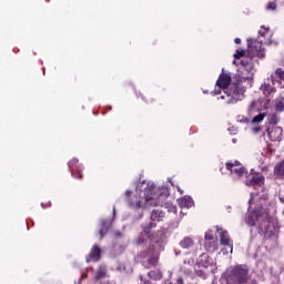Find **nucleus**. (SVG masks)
Instances as JSON below:
<instances>
[{
    "instance_id": "obj_1",
    "label": "nucleus",
    "mask_w": 284,
    "mask_h": 284,
    "mask_svg": "<svg viewBox=\"0 0 284 284\" xmlns=\"http://www.w3.org/2000/svg\"><path fill=\"white\" fill-rule=\"evenodd\" d=\"M253 77L254 73L247 71V75L242 73L239 75V80L232 83V77H230V74H220L216 85L224 92V94L221 95V99L225 100V103L227 104H234L239 103V101H243L245 97V87L242 83L243 81H250Z\"/></svg>"
},
{
    "instance_id": "obj_2",
    "label": "nucleus",
    "mask_w": 284,
    "mask_h": 284,
    "mask_svg": "<svg viewBox=\"0 0 284 284\" xmlns=\"http://www.w3.org/2000/svg\"><path fill=\"white\" fill-rule=\"evenodd\" d=\"M247 225L254 226L258 223L260 227H263L264 223H272V215H270V209L258 206L246 216Z\"/></svg>"
},
{
    "instance_id": "obj_3",
    "label": "nucleus",
    "mask_w": 284,
    "mask_h": 284,
    "mask_svg": "<svg viewBox=\"0 0 284 284\" xmlns=\"http://www.w3.org/2000/svg\"><path fill=\"white\" fill-rule=\"evenodd\" d=\"M162 196L163 191L161 190V187L150 183L146 185L144 190L145 205H159V203H161Z\"/></svg>"
},
{
    "instance_id": "obj_4",
    "label": "nucleus",
    "mask_w": 284,
    "mask_h": 284,
    "mask_svg": "<svg viewBox=\"0 0 284 284\" xmlns=\"http://www.w3.org/2000/svg\"><path fill=\"white\" fill-rule=\"evenodd\" d=\"M247 57L250 59H263V57H265V50H263V41L250 39L247 40Z\"/></svg>"
},
{
    "instance_id": "obj_5",
    "label": "nucleus",
    "mask_w": 284,
    "mask_h": 284,
    "mask_svg": "<svg viewBox=\"0 0 284 284\" xmlns=\"http://www.w3.org/2000/svg\"><path fill=\"white\" fill-rule=\"evenodd\" d=\"M250 272L247 268H243V266H235L230 275L227 276L229 281L234 284H243L247 283V278H250Z\"/></svg>"
},
{
    "instance_id": "obj_6",
    "label": "nucleus",
    "mask_w": 284,
    "mask_h": 284,
    "mask_svg": "<svg viewBox=\"0 0 284 284\" xmlns=\"http://www.w3.org/2000/svg\"><path fill=\"white\" fill-rule=\"evenodd\" d=\"M68 168L73 176V179H83V165L79 164V159L73 158L68 162Z\"/></svg>"
},
{
    "instance_id": "obj_7",
    "label": "nucleus",
    "mask_w": 284,
    "mask_h": 284,
    "mask_svg": "<svg viewBox=\"0 0 284 284\" xmlns=\"http://www.w3.org/2000/svg\"><path fill=\"white\" fill-rule=\"evenodd\" d=\"M266 133L270 141H273V142L283 141V126L267 125Z\"/></svg>"
},
{
    "instance_id": "obj_8",
    "label": "nucleus",
    "mask_w": 284,
    "mask_h": 284,
    "mask_svg": "<svg viewBox=\"0 0 284 284\" xmlns=\"http://www.w3.org/2000/svg\"><path fill=\"white\" fill-rule=\"evenodd\" d=\"M101 261V247L99 244H94L90 253L85 257L87 263H99Z\"/></svg>"
},
{
    "instance_id": "obj_9",
    "label": "nucleus",
    "mask_w": 284,
    "mask_h": 284,
    "mask_svg": "<svg viewBox=\"0 0 284 284\" xmlns=\"http://www.w3.org/2000/svg\"><path fill=\"white\" fill-rule=\"evenodd\" d=\"M226 170H230L231 174H236L237 176L245 175V168L239 161L227 162Z\"/></svg>"
},
{
    "instance_id": "obj_10",
    "label": "nucleus",
    "mask_w": 284,
    "mask_h": 284,
    "mask_svg": "<svg viewBox=\"0 0 284 284\" xmlns=\"http://www.w3.org/2000/svg\"><path fill=\"white\" fill-rule=\"evenodd\" d=\"M145 257L148 267H154L159 263V253H156L154 247L148 248Z\"/></svg>"
},
{
    "instance_id": "obj_11",
    "label": "nucleus",
    "mask_w": 284,
    "mask_h": 284,
    "mask_svg": "<svg viewBox=\"0 0 284 284\" xmlns=\"http://www.w3.org/2000/svg\"><path fill=\"white\" fill-rule=\"evenodd\" d=\"M265 105V101L264 100H254L251 105L248 111L251 112V114H254L255 112H263V110H267V106Z\"/></svg>"
},
{
    "instance_id": "obj_12",
    "label": "nucleus",
    "mask_w": 284,
    "mask_h": 284,
    "mask_svg": "<svg viewBox=\"0 0 284 284\" xmlns=\"http://www.w3.org/2000/svg\"><path fill=\"white\" fill-rule=\"evenodd\" d=\"M272 83H282L284 81V70L282 68H277L275 72L271 75Z\"/></svg>"
},
{
    "instance_id": "obj_13",
    "label": "nucleus",
    "mask_w": 284,
    "mask_h": 284,
    "mask_svg": "<svg viewBox=\"0 0 284 284\" xmlns=\"http://www.w3.org/2000/svg\"><path fill=\"white\" fill-rule=\"evenodd\" d=\"M110 225H112V222H110V220H102L100 222V230H99L100 240L103 239L105 234H108V231L110 230Z\"/></svg>"
},
{
    "instance_id": "obj_14",
    "label": "nucleus",
    "mask_w": 284,
    "mask_h": 284,
    "mask_svg": "<svg viewBox=\"0 0 284 284\" xmlns=\"http://www.w3.org/2000/svg\"><path fill=\"white\" fill-rule=\"evenodd\" d=\"M178 205L179 207H182V209L183 207L190 209L194 206V200H192V197L190 196H183L180 200H178Z\"/></svg>"
},
{
    "instance_id": "obj_15",
    "label": "nucleus",
    "mask_w": 284,
    "mask_h": 284,
    "mask_svg": "<svg viewBox=\"0 0 284 284\" xmlns=\"http://www.w3.org/2000/svg\"><path fill=\"white\" fill-rule=\"evenodd\" d=\"M264 183H265V178L260 173L253 174L250 181V185H253V186L257 185L258 187H261V185H263Z\"/></svg>"
},
{
    "instance_id": "obj_16",
    "label": "nucleus",
    "mask_w": 284,
    "mask_h": 284,
    "mask_svg": "<svg viewBox=\"0 0 284 284\" xmlns=\"http://www.w3.org/2000/svg\"><path fill=\"white\" fill-rule=\"evenodd\" d=\"M221 244L225 247H230L231 252L234 250V246L232 245V240H230V235L227 234V231H223L221 233Z\"/></svg>"
},
{
    "instance_id": "obj_17",
    "label": "nucleus",
    "mask_w": 284,
    "mask_h": 284,
    "mask_svg": "<svg viewBox=\"0 0 284 284\" xmlns=\"http://www.w3.org/2000/svg\"><path fill=\"white\" fill-rule=\"evenodd\" d=\"M204 248L206 250V252H210L211 254H214V252H216V250H219V241L213 240L211 242H205L204 243Z\"/></svg>"
},
{
    "instance_id": "obj_18",
    "label": "nucleus",
    "mask_w": 284,
    "mask_h": 284,
    "mask_svg": "<svg viewBox=\"0 0 284 284\" xmlns=\"http://www.w3.org/2000/svg\"><path fill=\"white\" fill-rule=\"evenodd\" d=\"M260 90L265 97H270V94H274V92H276V88L272 87L270 83H263Z\"/></svg>"
},
{
    "instance_id": "obj_19",
    "label": "nucleus",
    "mask_w": 284,
    "mask_h": 284,
    "mask_svg": "<svg viewBox=\"0 0 284 284\" xmlns=\"http://www.w3.org/2000/svg\"><path fill=\"white\" fill-rule=\"evenodd\" d=\"M274 174L278 179H284V160L275 165Z\"/></svg>"
},
{
    "instance_id": "obj_20",
    "label": "nucleus",
    "mask_w": 284,
    "mask_h": 284,
    "mask_svg": "<svg viewBox=\"0 0 284 284\" xmlns=\"http://www.w3.org/2000/svg\"><path fill=\"white\" fill-rule=\"evenodd\" d=\"M274 110H275V112H278V113L284 112V99L283 98L275 101Z\"/></svg>"
},
{
    "instance_id": "obj_21",
    "label": "nucleus",
    "mask_w": 284,
    "mask_h": 284,
    "mask_svg": "<svg viewBox=\"0 0 284 284\" xmlns=\"http://www.w3.org/2000/svg\"><path fill=\"white\" fill-rule=\"evenodd\" d=\"M268 125H278V115L276 113H273L267 119Z\"/></svg>"
},
{
    "instance_id": "obj_22",
    "label": "nucleus",
    "mask_w": 284,
    "mask_h": 284,
    "mask_svg": "<svg viewBox=\"0 0 284 284\" xmlns=\"http://www.w3.org/2000/svg\"><path fill=\"white\" fill-rule=\"evenodd\" d=\"M265 116H267L266 113H260L252 119V123H263Z\"/></svg>"
},
{
    "instance_id": "obj_23",
    "label": "nucleus",
    "mask_w": 284,
    "mask_h": 284,
    "mask_svg": "<svg viewBox=\"0 0 284 284\" xmlns=\"http://www.w3.org/2000/svg\"><path fill=\"white\" fill-rule=\"evenodd\" d=\"M193 241L190 237H185L182 242H181V247L187 248V247H192L193 245Z\"/></svg>"
},
{
    "instance_id": "obj_24",
    "label": "nucleus",
    "mask_w": 284,
    "mask_h": 284,
    "mask_svg": "<svg viewBox=\"0 0 284 284\" xmlns=\"http://www.w3.org/2000/svg\"><path fill=\"white\" fill-rule=\"evenodd\" d=\"M247 54V51L243 50V49H237L234 53V58L235 59H243V57H245Z\"/></svg>"
},
{
    "instance_id": "obj_25",
    "label": "nucleus",
    "mask_w": 284,
    "mask_h": 284,
    "mask_svg": "<svg viewBox=\"0 0 284 284\" xmlns=\"http://www.w3.org/2000/svg\"><path fill=\"white\" fill-rule=\"evenodd\" d=\"M260 37H267L270 34L268 27L262 26L258 31Z\"/></svg>"
},
{
    "instance_id": "obj_26",
    "label": "nucleus",
    "mask_w": 284,
    "mask_h": 284,
    "mask_svg": "<svg viewBox=\"0 0 284 284\" xmlns=\"http://www.w3.org/2000/svg\"><path fill=\"white\" fill-rule=\"evenodd\" d=\"M95 278H97V281H100V278H105V271L102 270V268H100V270L97 272Z\"/></svg>"
},
{
    "instance_id": "obj_27",
    "label": "nucleus",
    "mask_w": 284,
    "mask_h": 284,
    "mask_svg": "<svg viewBox=\"0 0 284 284\" xmlns=\"http://www.w3.org/2000/svg\"><path fill=\"white\" fill-rule=\"evenodd\" d=\"M151 219H152V221H161V213L156 212V211H153L151 213Z\"/></svg>"
},
{
    "instance_id": "obj_28",
    "label": "nucleus",
    "mask_w": 284,
    "mask_h": 284,
    "mask_svg": "<svg viewBox=\"0 0 284 284\" xmlns=\"http://www.w3.org/2000/svg\"><path fill=\"white\" fill-rule=\"evenodd\" d=\"M212 241H216L215 239H214V235L213 234H210V233H206L205 234V243H212Z\"/></svg>"
},
{
    "instance_id": "obj_29",
    "label": "nucleus",
    "mask_w": 284,
    "mask_h": 284,
    "mask_svg": "<svg viewBox=\"0 0 284 284\" xmlns=\"http://www.w3.org/2000/svg\"><path fill=\"white\" fill-rule=\"evenodd\" d=\"M266 10H276V2L275 1L268 2Z\"/></svg>"
},
{
    "instance_id": "obj_30",
    "label": "nucleus",
    "mask_w": 284,
    "mask_h": 284,
    "mask_svg": "<svg viewBox=\"0 0 284 284\" xmlns=\"http://www.w3.org/2000/svg\"><path fill=\"white\" fill-rule=\"evenodd\" d=\"M261 130H262L261 126H255V128H253V132H254L255 134H258V132H261Z\"/></svg>"
},
{
    "instance_id": "obj_31",
    "label": "nucleus",
    "mask_w": 284,
    "mask_h": 284,
    "mask_svg": "<svg viewBox=\"0 0 284 284\" xmlns=\"http://www.w3.org/2000/svg\"><path fill=\"white\" fill-rule=\"evenodd\" d=\"M234 42L236 43V45H240V43H241V38H235Z\"/></svg>"
},
{
    "instance_id": "obj_32",
    "label": "nucleus",
    "mask_w": 284,
    "mask_h": 284,
    "mask_svg": "<svg viewBox=\"0 0 284 284\" xmlns=\"http://www.w3.org/2000/svg\"><path fill=\"white\" fill-rule=\"evenodd\" d=\"M154 274H155L154 272H150L149 273L150 278H154Z\"/></svg>"
},
{
    "instance_id": "obj_33",
    "label": "nucleus",
    "mask_w": 284,
    "mask_h": 284,
    "mask_svg": "<svg viewBox=\"0 0 284 284\" xmlns=\"http://www.w3.org/2000/svg\"><path fill=\"white\" fill-rule=\"evenodd\" d=\"M132 194V191H125V196H130Z\"/></svg>"
},
{
    "instance_id": "obj_34",
    "label": "nucleus",
    "mask_w": 284,
    "mask_h": 284,
    "mask_svg": "<svg viewBox=\"0 0 284 284\" xmlns=\"http://www.w3.org/2000/svg\"><path fill=\"white\" fill-rule=\"evenodd\" d=\"M161 276H162L161 273H158V274H155V277H154V278H159V280H160Z\"/></svg>"
},
{
    "instance_id": "obj_35",
    "label": "nucleus",
    "mask_w": 284,
    "mask_h": 284,
    "mask_svg": "<svg viewBox=\"0 0 284 284\" xmlns=\"http://www.w3.org/2000/svg\"><path fill=\"white\" fill-rule=\"evenodd\" d=\"M230 283H232V282L226 280L225 282H222L221 284H230Z\"/></svg>"
},
{
    "instance_id": "obj_36",
    "label": "nucleus",
    "mask_w": 284,
    "mask_h": 284,
    "mask_svg": "<svg viewBox=\"0 0 284 284\" xmlns=\"http://www.w3.org/2000/svg\"><path fill=\"white\" fill-rule=\"evenodd\" d=\"M214 94H221V90L219 91L214 90Z\"/></svg>"
},
{
    "instance_id": "obj_37",
    "label": "nucleus",
    "mask_w": 284,
    "mask_h": 284,
    "mask_svg": "<svg viewBox=\"0 0 284 284\" xmlns=\"http://www.w3.org/2000/svg\"><path fill=\"white\" fill-rule=\"evenodd\" d=\"M136 193L141 194V190L139 189V186L136 187Z\"/></svg>"
},
{
    "instance_id": "obj_38",
    "label": "nucleus",
    "mask_w": 284,
    "mask_h": 284,
    "mask_svg": "<svg viewBox=\"0 0 284 284\" xmlns=\"http://www.w3.org/2000/svg\"><path fill=\"white\" fill-rule=\"evenodd\" d=\"M136 207H141V201L136 203Z\"/></svg>"
},
{
    "instance_id": "obj_39",
    "label": "nucleus",
    "mask_w": 284,
    "mask_h": 284,
    "mask_svg": "<svg viewBox=\"0 0 284 284\" xmlns=\"http://www.w3.org/2000/svg\"><path fill=\"white\" fill-rule=\"evenodd\" d=\"M87 277H88V274H83V275H82V278H87Z\"/></svg>"
},
{
    "instance_id": "obj_40",
    "label": "nucleus",
    "mask_w": 284,
    "mask_h": 284,
    "mask_svg": "<svg viewBox=\"0 0 284 284\" xmlns=\"http://www.w3.org/2000/svg\"><path fill=\"white\" fill-rule=\"evenodd\" d=\"M141 281H143V276H140Z\"/></svg>"
},
{
    "instance_id": "obj_41",
    "label": "nucleus",
    "mask_w": 284,
    "mask_h": 284,
    "mask_svg": "<svg viewBox=\"0 0 284 284\" xmlns=\"http://www.w3.org/2000/svg\"><path fill=\"white\" fill-rule=\"evenodd\" d=\"M233 63H236V60H234Z\"/></svg>"
}]
</instances>
